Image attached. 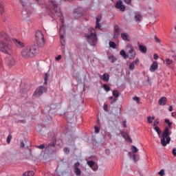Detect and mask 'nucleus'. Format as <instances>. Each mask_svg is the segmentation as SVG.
I'll return each mask as SVG.
<instances>
[{"instance_id":"obj_1","label":"nucleus","mask_w":176,"mask_h":176,"mask_svg":"<svg viewBox=\"0 0 176 176\" xmlns=\"http://www.w3.org/2000/svg\"><path fill=\"white\" fill-rule=\"evenodd\" d=\"M0 52L5 54H10L13 52L10 36L5 32H0Z\"/></svg>"},{"instance_id":"obj_2","label":"nucleus","mask_w":176,"mask_h":176,"mask_svg":"<svg viewBox=\"0 0 176 176\" xmlns=\"http://www.w3.org/2000/svg\"><path fill=\"white\" fill-rule=\"evenodd\" d=\"M36 53H38V47L36 45L28 46L21 50V56L23 58H31L35 57Z\"/></svg>"},{"instance_id":"obj_3","label":"nucleus","mask_w":176,"mask_h":176,"mask_svg":"<svg viewBox=\"0 0 176 176\" xmlns=\"http://www.w3.org/2000/svg\"><path fill=\"white\" fill-rule=\"evenodd\" d=\"M85 36L91 46H96V45H97V33L96 30H94V28H90L88 30V33H85Z\"/></svg>"},{"instance_id":"obj_4","label":"nucleus","mask_w":176,"mask_h":176,"mask_svg":"<svg viewBox=\"0 0 176 176\" xmlns=\"http://www.w3.org/2000/svg\"><path fill=\"white\" fill-rule=\"evenodd\" d=\"M170 135H171V132L168 130V126H166L162 133V138L161 139L162 146H167V144H170V141H171Z\"/></svg>"},{"instance_id":"obj_5","label":"nucleus","mask_w":176,"mask_h":176,"mask_svg":"<svg viewBox=\"0 0 176 176\" xmlns=\"http://www.w3.org/2000/svg\"><path fill=\"white\" fill-rule=\"evenodd\" d=\"M53 5V10L52 11V19H56V16H58L60 17V23H64V18H63V13L61 12V10L60 9V8H58V6H57V4L52 3ZM53 12H54L55 14H53Z\"/></svg>"},{"instance_id":"obj_6","label":"nucleus","mask_w":176,"mask_h":176,"mask_svg":"<svg viewBox=\"0 0 176 176\" xmlns=\"http://www.w3.org/2000/svg\"><path fill=\"white\" fill-rule=\"evenodd\" d=\"M36 41L38 47H43L45 46V36H43V33L41 30L36 32Z\"/></svg>"},{"instance_id":"obj_7","label":"nucleus","mask_w":176,"mask_h":176,"mask_svg":"<svg viewBox=\"0 0 176 176\" xmlns=\"http://www.w3.org/2000/svg\"><path fill=\"white\" fill-rule=\"evenodd\" d=\"M56 138H54L45 147V151L49 153H54L56 152Z\"/></svg>"},{"instance_id":"obj_8","label":"nucleus","mask_w":176,"mask_h":176,"mask_svg":"<svg viewBox=\"0 0 176 176\" xmlns=\"http://www.w3.org/2000/svg\"><path fill=\"white\" fill-rule=\"evenodd\" d=\"M5 64L8 68H12L16 65V60L12 56L6 57L5 58Z\"/></svg>"},{"instance_id":"obj_9","label":"nucleus","mask_w":176,"mask_h":176,"mask_svg":"<svg viewBox=\"0 0 176 176\" xmlns=\"http://www.w3.org/2000/svg\"><path fill=\"white\" fill-rule=\"evenodd\" d=\"M66 119L69 123H74L76 118H75V112L74 111H68L65 114Z\"/></svg>"},{"instance_id":"obj_10","label":"nucleus","mask_w":176,"mask_h":176,"mask_svg":"<svg viewBox=\"0 0 176 176\" xmlns=\"http://www.w3.org/2000/svg\"><path fill=\"white\" fill-rule=\"evenodd\" d=\"M47 91V88H46L45 87L41 86L36 89L33 96H35L36 97H39L40 96H42L43 93H46Z\"/></svg>"},{"instance_id":"obj_11","label":"nucleus","mask_w":176,"mask_h":176,"mask_svg":"<svg viewBox=\"0 0 176 176\" xmlns=\"http://www.w3.org/2000/svg\"><path fill=\"white\" fill-rule=\"evenodd\" d=\"M64 32H65V30H64V25L60 26L59 29V34H60V43L62 46H64L65 45V40L64 39Z\"/></svg>"},{"instance_id":"obj_12","label":"nucleus","mask_w":176,"mask_h":176,"mask_svg":"<svg viewBox=\"0 0 176 176\" xmlns=\"http://www.w3.org/2000/svg\"><path fill=\"white\" fill-rule=\"evenodd\" d=\"M116 8L120 10V12H124L126 7L123 5V1L122 0H118L116 3Z\"/></svg>"},{"instance_id":"obj_13","label":"nucleus","mask_w":176,"mask_h":176,"mask_svg":"<svg viewBox=\"0 0 176 176\" xmlns=\"http://www.w3.org/2000/svg\"><path fill=\"white\" fill-rule=\"evenodd\" d=\"M120 36V28H119V25H116L114 26L113 38L118 39V38H119Z\"/></svg>"},{"instance_id":"obj_14","label":"nucleus","mask_w":176,"mask_h":176,"mask_svg":"<svg viewBox=\"0 0 176 176\" xmlns=\"http://www.w3.org/2000/svg\"><path fill=\"white\" fill-rule=\"evenodd\" d=\"M12 41L15 45V46H16V47H19V49H22V47H24V46H25L24 43L21 42V41H20V40L13 38Z\"/></svg>"},{"instance_id":"obj_15","label":"nucleus","mask_w":176,"mask_h":176,"mask_svg":"<svg viewBox=\"0 0 176 176\" xmlns=\"http://www.w3.org/2000/svg\"><path fill=\"white\" fill-rule=\"evenodd\" d=\"M122 110L118 107H115L112 110V115L113 116H115L116 119L119 118V115H120V112Z\"/></svg>"},{"instance_id":"obj_16","label":"nucleus","mask_w":176,"mask_h":176,"mask_svg":"<svg viewBox=\"0 0 176 176\" xmlns=\"http://www.w3.org/2000/svg\"><path fill=\"white\" fill-rule=\"evenodd\" d=\"M83 14V8H78L75 10L74 11V17H81Z\"/></svg>"},{"instance_id":"obj_17","label":"nucleus","mask_w":176,"mask_h":176,"mask_svg":"<svg viewBox=\"0 0 176 176\" xmlns=\"http://www.w3.org/2000/svg\"><path fill=\"white\" fill-rule=\"evenodd\" d=\"M101 19H102V15L99 14L98 17H96V28H98V30H101V24H100V21H101Z\"/></svg>"},{"instance_id":"obj_18","label":"nucleus","mask_w":176,"mask_h":176,"mask_svg":"<svg viewBox=\"0 0 176 176\" xmlns=\"http://www.w3.org/2000/svg\"><path fill=\"white\" fill-rule=\"evenodd\" d=\"M159 65L157 64V62H153L150 67L151 72H155V71H156V69H157Z\"/></svg>"},{"instance_id":"obj_19","label":"nucleus","mask_w":176,"mask_h":176,"mask_svg":"<svg viewBox=\"0 0 176 176\" xmlns=\"http://www.w3.org/2000/svg\"><path fill=\"white\" fill-rule=\"evenodd\" d=\"M166 102H167V98H166L164 96L160 98L158 101V104L160 105H162V107H164V105H166Z\"/></svg>"},{"instance_id":"obj_20","label":"nucleus","mask_w":176,"mask_h":176,"mask_svg":"<svg viewBox=\"0 0 176 176\" xmlns=\"http://www.w3.org/2000/svg\"><path fill=\"white\" fill-rule=\"evenodd\" d=\"M100 79L104 82H109V74H108L107 73H104L100 76Z\"/></svg>"},{"instance_id":"obj_21","label":"nucleus","mask_w":176,"mask_h":176,"mask_svg":"<svg viewBox=\"0 0 176 176\" xmlns=\"http://www.w3.org/2000/svg\"><path fill=\"white\" fill-rule=\"evenodd\" d=\"M129 53L130 54L129 58L131 60H133V58H135V50H134L133 47H131V50H129Z\"/></svg>"},{"instance_id":"obj_22","label":"nucleus","mask_w":176,"mask_h":176,"mask_svg":"<svg viewBox=\"0 0 176 176\" xmlns=\"http://www.w3.org/2000/svg\"><path fill=\"white\" fill-rule=\"evenodd\" d=\"M139 50L141 52V53H143L144 54H145V53L148 52V49L146 48V46L143 45H139Z\"/></svg>"},{"instance_id":"obj_23","label":"nucleus","mask_w":176,"mask_h":176,"mask_svg":"<svg viewBox=\"0 0 176 176\" xmlns=\"http://www.w3.org/2000/svg\"><path fill=\"white\" fill-rule=\"evenodd\" d=\"M122 137L127 141H129V142H133V140H131V138H130V135H128V133H122Z\"/></svg>"},{"instance_id":"obj_24","label":"nucleus","mask_w":176,"mask_h":176,"mask_svg":"<svg viewBox=\"0 0 176 176\" xmlns=\"http://www.w3.org/2000/svg\"><path fill=\"white\" fill-rule=\"evenodd\" d=\"M121 38L123 39V41H127V42H129V41H130L129 39V34H127V33H122Z\"/></svg>"},{"instance_id":"obj_25","label":"nucleus","mask_w":176,"mask_h":176,"mask_svg":"<svg viewBox=\"0 0 176 176\" xmlns=\"http://www.w3.org/2000/svg\"><path fill=\"white\" fill-rule=\"evenodd\" d=\"M108 59L111 61V63H113L116 61H118V58H116V57L113 55L109 56Z\"/></svg>"},{"instance_id":"obj_26","label":"nucleus","mask_w":176,"mask_h":176,"mask_svg":"<svg viewBox=\"0 0 176 176\" xmlns=\"http://www.w3.org/2000/svg\"><path fill=\"white\" fill-rule=\"evenodd\" d=\"M5 12V6L3 5V3L2 1H0V14L1 16L3 14V12Z\"/></svg>"},{"instance_id":"obj_27","label":"nucleus","mask_w":176,"mask_h":176,"mask_svg":"<svg viewBox=\"0 0 176 176\" xmlns=\"http://www.w3.org/2000/svg\"><path fill=\"white\" fill-rule=\"evenodd\" d=\"M135 21L138 22V21H142V16L140 14H136L135 15Z\"/></svg>"},{"instance_id":"obj_28","label":"nucleus","mask_w":176,"mask_h":176,"mask_svg":"<svg viewBox=\"0 0 176 176\" xmlns=\"http://www.w3.org/2000/svg\"><path fill=\"white\" fill-rule=\"evenodd\" d=\"M49 76H50V74L49 72L45 74L44 85H47V80H49Z\"/></svg>"},{"instance_id":"obj_29","label":"nucleus","mask_w":176,"mask_h":176,"mask_svg":"<svg viewBox=\"0 0 176 176\" xmlns=\"http://www.w3.org/2000/svg\"><path fill=\"white\" fill-rule=\"evenodd\" d=\"M120 54L125 59L129 58V54H126L124 50L120 51Z\"/></svg>"},{"instance_id":"obj_30","label":"nucleus","mask_w":176,"mask_h":176,"mask_svg":"<svg viewBox=\"0 0 176 176\" xmlns=\"http://www.w3.org/2000/svg\"><path fill=\"white\" fill-rule=\"evenodd\" d=\"M74 173L77 176H80L82 175V170H80L79 168H74Z\"/></svg>"},{"instance_id":"obj_31","label":"nucleus","mask_w":176,"mask_h":176,"mask_svg":"<svg viewBox=\"0 0 176 176\" xmlns=\"http://www.w3.org/2000/svg\"><path fill=\"white\" fill-rule=\"evenodd\" d=\"M103 89L105 91H111V87H109V85H108L107 84L103 85Z\"/></svg>"},{"instance_id":"obj_32","label":"nucleus","mask_w":176,"mask_h":176,"mask_svg":"<svg viewBox=\"0 0 176 176\" xmlns=\"http://www.w3.org/2000/svg\"><path fill=\"white\" fill-rule=\"evenodd\" d=\"M113 96L115 97V98H118V97L120 96L119 91H118V89H114L113 91Z\"/></svg>"},{"instance_id":"obj_33","label":"nucleus","mask_w":176,"mask_h":176,"mask_svg":"<svg viewBox=\"0 0 176 176\" xmlns=\"http://www.w3.org/2000/svg\"><path fill=\"white\" fill-rule=\"evenodd\" d=\"M131 149L132 151V153H137V152H138V148H137L134 145L131 146Z\"/></svg>"},{"instance_id":"obj_34","label":"nucleus","mask_w":176,"mask_h":176,"mask_svg":"<svg viewBox=\"0 0 176 176\" xmlns=\"http://www.w3.org/2000/svg\"><path fill=\"white\" fill-rule=\"evenodd\" d=\"M34 171L30 170L28 172H25V173H23V176H34Z\"/></svg>"},{"instance_id":"obj_35","label":"nucleus","mask_w":176,"mask_h":176,"mask_svg":"<svg viewBox=\"0 0 176 176\" xmlns=\"http://www.w3.org/2000/svg\"><path fill=\"white\" fill-rule=\"evenodd\" d=\"M154 130H155L156 133H157L159 137L160 138V134H162V130H160V128H159V126H155Z\"/></svg>"},{"instance_id":"obj_36","label":"nucleus","mask_w":176,"mask_h":176,"mask_svg":"<svg viewBox=\"0 0 176 176\" xmlns=\"http://www.w3.org/2000/svg\"><path fill=\"white\" fill-rule=\"evenodd\" d=\"M87 164L91 168V167H94V164H96V162L94 161H87Z\"/></svg>"},{"instance_id":"obj_37","label":"nucleus","mask_w":176,"mask_h":176,"mask_svg":"<svg viewBox=\"0 0 176 176\" xmlns=\"http://www.w3.org/2000/svg\"><path fill=\"white\" fill-rule=\"evenodd\" d=\"M109 46L112 47V49H116V43L113 41H109Z\"/></svg>"},{"instance_id":"obj_38","label":"nucleus","mask_w":176,"mask_h":176,"mask_svg":"<svg viewBox=\"0 0 176 176\" xmlns=\"http://www.w3.org/2000/svg\"><path fill=\"white\" fill-rule=\"evenodd\" d=\"M134 68H135V65L133 62H132L129 65V69H131V71H134Z\"/></svg>"},{"instance_id":"obj_39","label":"nucleus","mask_w":176,"mask_h":176,"mask_svg":"<svg viewBox=\"0 0 176 176\" xmlns=\"http://www.w3.org/2000/svg\"><path fill=\"white\" fill-rule=\"evenodd\" d=\"M159 123H160V120H159V118H157L154 121L153 126H154V127H155V126H157V124H159Z\"/></svg>"},{"instance_id":"obj_40","label":"nucleus","mask_w":176,"mask_h":176,"mask_svg":"<svg viewBox=\"0 0 176 176\" xmlns=\"http://www.w3.org/2000/svg\"><path fill=\"white\" fill-rule=\"evenodd\" d=\"M166 63L167 65H171V64H173V60H171L170 58H166Z\"/></svg>"},{"instance_id":"obj_41","label":"nucleus","mask_w":176,"mask_h":176,"mask_svg":"<svg viewBox=\"0 0 176 176\" xmlns=\"http://www.w3.org/2000/svg\"><path fill=\"white\" fill-rule=\"evenodd\" d=\"M133 101H136L138 104H140V99L138 96H135L133 98Z\"/></svg>"},{"instance_id":"obj_42","label":"nucleus","mask_w":176,"mask_h":176,"mask_svg":"<svg viewBox=\"0 0 176 176\" xmlns=\"http://www.w3.org/2000/svg\"><path fill=\"white\" fill-rule=\"evenodd\" d=\"M133 159L134 162H138V160H139L138 155L134 154L133 156Z\"/></svg>"},{"instance_id":"obj_43","label":"nucleus","mask_w":176,"mask_h":176,"mask_svg":"<svg viewBox=\"0 0 176 176\" xmlns=\"http://www.w3.org/2000/svg\"><path fill=\"white\" fill-rule=\"evenodd\" d=\"M153 120H152V117L148 116L147 117V123L151 124L153 123Z\"/></svg>"},{"instance_id":"obj_44","label":"nucleus","mask_w":176,"mask_h":176,"mask_svg":"<svg viewBox=\"0 0 176 176\" xmlns=\"http://www.w3.org/2000/svg\"><path fill=\"white\" fill-rule=\"evenodd\" d=\"M12 135H9L7 138V144H10V141H12Z\"/></svg>"},{"instance_id":"obj_45","label":"nucleus","mask_w":176,"mask_h":176,"mask_svg":"<svg viewBox=\"0 0 176 176\" xmlns=\"http://www.w3.org/2000/svg\"><path fill=\"white\" fill-rule=\"evenodd\" d=\"M36 148H38V149H45V144H41L39 146H36Z\"/></svg>"},{"instance_id":"obj_46","label":"nucleus","mask_w":176,"mask_h":176,"mask_svg":"<svg viewBox=\"0 0 176 176\" xmlns=\"http://www.w3.org/2000/svg\"><path fill=\"white\" fill-rule=\"evenodd\" d=\"M63 151L65 152V153H67V155H68V153H69V148H68V147H65Z\"/></svg>"},{"instance_id":"obj_47","label":"nucleus","mask_w":176,"mask_h":176,"mask_svg":"<svg viewBox=\"0 0 176 176\" xmlns=\"http://www.w3.org/2000/svg\"><path fill=\"white\" fill-rule=\"evenodd\" d=\"M91 168H92L94 171H97V170H98V166L94 164V166L91 167Z\"/></svg>"},{"instance_id":"obj_48","label":"nucleus","mask_w":176,"mask_h":176,"mask_svg":"<svg viewBox=\"0 0 176 176\" xmlns=\"http://www.w3.org/2000/svg\"><path fill=\"white\" fill-rule=\"evenodd\" d=\"M103 109H104V111L107 112L108 111V105L107 104H104Z\"/></svg>"},{"instance_id":"obj_49","label":"nucleus","mask_w":176,"mask_h":176,"mask_svg":"<svg viewBox=\"0 0 176 176\" xmlns=\"http://www.w3.org/2000/svg\"><path fill=\"white\" fill-rule=\"evenodd\" d=\"M158 174L160 175H161V176H164V170L162 169V170H161L159 173H158Z\"/></svg>"},{"instance_id":"obj_50","label":"nucleus","mask_w":176,"mask_h":176,"mask_svg":"<svg viewBox=\"0 0 176 176\" xmlns=\"http://www.w3.org/2000/svg\"><path fill=\"white\" fill-rule=\"evenodd\" d=\"M95 133L96 134H98V133H100V129L97 126H95Z\"/></svg>"},{"instance_id":"obj_51","label":"nucleus","mask_w":176,"mask_h":176,"mask_svg":"<svg viewBox=\"0 0 176 176\" xmlns=\"http://www.w3.org/2000/svg\"><path fill=\"white\" fill-rule=\"evenodd\" d=\"M155 41L157 42V43H160L161 41L157 38V36H155Z\"/></svg>"},{"instance_id":"obj_52","label":"nucleus","mask_w":176,"mask_h":176,"mask_svg":"<svg viewBox=\"0 0 176 176\" xmlns=\"http://www.w3.org/2000/svg\"><path fill=\"white\" fill-rule=\"evenodd\" d=\"M74 166H75L74 168H78V167H79V166H80V163H79L78 162H76Z\"/></svg>"},{"instance_id":"obj_53","label":"nucleus","mask_w":176,"mask_h":176,"mask_svg":"<svg viewBox=\"0 0 176 176\" xmlns=\"http://www.w3.org/2000/svg\"><path fill=\"white\" fill-rule=\"evenodd\" d=\"M153 58L154 60H157V58H159V55L157 54H154Z\"/></svg>"},{"instance_id":"obj_54","label":"nucleus","mask_w":176,"mask_h":176,"mask_svg":"<svg viewBox=\"0 0 176 176\" xmlns=\"http://www.w3.org/2000/svg\"><path fill=\"white\" fill-rule=\"evenodd\" d=\"M172 153H173V156L176 157V148H174L173 149Z\"/></svg>"},{"instance_id":"obj_55","label":"nucleus","mask_w":176,"mask_h":176,"mask_svg":"<svg viewBox=\"0 0 176 176\" xmlns=\"http://www.w3.org/2000/svg\"><path fill=\"white\" fill-rule=\"evenodd\" d=\"M25 146V144H24V142H21L20 148H24Z\"/></svg>"},{"instance_id":"obj_56","label":"nucleus","mask_w":176,"mask_h":176,"mask_svg":"<svg viewBox=\"0 0 176 176\" xmlns=\"http://www.w3.org/2000/svg\"><path fill=\"white\" fill-rule=\"evenodd\" d=\"M125 3H127V5H130L131 3V0H124Z\"/></svg>"},{"instance_id":"obj_57","label":"nucleus","mask_w":176,"mask_h":176,"mask_svg":"<svg viewBox=\"0 0 176 176\" xmlns=\"http://www.w3.org/2000/svg\"><path fill=\"white\" fill-rule=\"evenodd\" d=\"M20 3H21L22 6H23V8H25V4H24V1H23V0H19Z\"/></svg>"},{"instance_id":"obj_58","label":"nucleus","mask_w":176,"mask_h":176,"mask_svg":"<svg viewBox=\"0 0 176 176\" xmlns=\"http://www.w3.org/2000/svg\"><path fill=\"white\" fill-rule=\"evenodd\" d=\"M56 61H59V60H61V55H58L56 58Z\"/></svg>"},{"instance_id":"obj_59","label":"nucleus","mask_w":176,"mask_h":176,"mask_svg":"<svg viewBox=\"0 0 176 176\" xmlns=\"http://www.w3.org/2000/svg\"><path fill=\"white\" fill-rule=\"evenodd\" d=\"M116 102V98H113V100L110 102V104L112 105Z\"/></svg>"},{"instance_id":"obj_60","label":"nucleus","mask_w":176,"mask_h":176,"mask_svg":"<svg viewBox=\"0 0 176 176\" xmlns=\"http://www.w3.org/2000/svg\"><path fill=\"white\" fill-rule=\"evenodd\" d=\"M132 63H135V64H138V63H140V60H138V58L135 59V61H133Z\"/></svg>"},{"instance_id":"obj_61","label":"nucleus","mask_w":176,"mask_h":176,"mask_svg":"<svg viewBox=\"0 0 176 176\" xmlns=\"http://www.w3.org/2000/svg\"><path fill=\"white\" fill-rule=\"evenodd\" d=\"M168 128L169 129H171V126H173V122H169V123H168Z\"/></svg>"},{"instance_id":"obj_62","label":"nucleus","mask_w":176,"mask_h":176,"mask_svg":"<svg viewBox=\"0 0 176 176\" xmlns=\"http://www.w3.org/2000/svg\"><path fill=\"white\" fill-rule=\"evenodd\" d=\"M169 112H173V106H170L168 109Z\"/></svg>"},{"instance_id":"obj_63","label":"nucleus","mask_w":176,"mask_h":176,"mask_svg":"<svg viewBox=\"0 0 176 176\" xmlns=\"http://www.w3.org/2000/svg\"><path fill=\"white\" fill-rule=\"evenodd\" d=\"M107 136H108L109 138H112V135L111 134V133H107Z\"/></svg>"},{"instance_id":"obj_64","label":"nucleus","mask_w":176,"mask_h":176,"mask_svg":"<svg viewBox=\"0 0 176 176\" xmlns=\"http://www.w3.org/2000/svg\"><path fill=\"white\" fill-rule=\"evenodd\" d=\"M164 122H165V123H169V122H170V120H168V119H166L165 120H164Z\"/></svg>"}]
</instances>
